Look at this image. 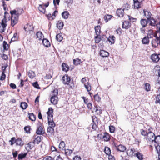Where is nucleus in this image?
Wrapping results in <instances>:
<instances>
[{
  "label": "nucleus",
  "instance_id": "nucleus-32",
  "mask_svg": "<svg viewBox=\"0 0 160 160\" xmlns=\"http://www.w3.org/2000/svg\"><path fill=\"white\" fill-rule=\"evenodd\" d=\"M134 3V8L137 9H138L141 7L142 3L135 1V0H133Z\"/></svg>",
  "mask_w": 160,
  "mask_h": 160
},
{
  "label": "nucleus",
  "instance_id": "nucleus-46",
  "mask_svg": "<svg viewBox=\"0 0 160 160\" xmlns=\"http://www.w3.org/2000/svg\"><path fill=\"white\" fill-rule=\"evenodd\" d=\"M99 36L96 35L94 36L95 42L96 43H98L101 41V37H99Z\"/></svg>",
  "mask_w": 160,
  "mask_h": 160
},
{
  "label": "nucleus",
  "instance_id": "nucleus-3",
  "mask_svg": "<svg viewBox=\"0 0 160 160\" xmlns=\"http://www.w3.org/2000/svg\"><path fill=\"white\" fill-rule=\"evenodd\" d=\"M148 20L149 25L154 27L156 26L158 33H160V19L158 18L155 20L153 18H152Z\"/></svg>",
  "mask_w": 160,
  "mask_h": 160
},
{
  "label": "nucleus",
  "instance_id": "nucleus-60",
  "mask_svg": "<svg viewBox=\"0 0 160 160\" xmlns=\"http://www.w3.org/2000/svg\"><path fill=\"white\" fill-rule=\"evenodd\" d=\"M109 130L111 133H113L115 130V127L112 125H110L109 126Z\"/></svg>",
  "mask_w": 160,
  "mask_h": 160
},
{
  "label": "nucleus",
  "instance_id": "nucleus-7",
  "mask_svg": "<svg viewBox=\"0 0 160 160\" xmlns=\"http://www.w3.org/2000/svg\"><path fill=\"white\" fill-rule=\"evenodd\" d=\"M151 58L153 62L156 63L160 60V54H153L151 56Z\"/></svg>",
  "mask_w": 160,
  "mask_h": 160
},
{
  "label": "nucleus",
  "instance_id": "nucleus-56",
  "mask_svg": "<svg viewBox=\"0 0 160 160\" xmlns=\"http://www.w3.org/2000/svg\"><path fill=\"white\" fill-rule=\"evenodd\" d=\"M80 60L78 58H77L76 59H74L73 60L74 64L76 65L80 64Z\"/></svg>",
  "mask_w": 160,
  "mask_h": 160
},
{
  "label": "nucleus",
  "instance_id": "nucleus-14",
  "mask_svg": "<svg viewBox=\"0 0 160 160\" xmlns=\"http://www.w3.org/2000/svg\"><path fill=\"white\" fill-rule=\"evenodd\" d=\"M64 25L63 22L62 20H59L57 22L56 24L57 27L59 30L62 29Z\"/></svg>",
  "mask_w": 160,
  "mask_h": 160
},
{
  "label": "nucleus",
  "instance_id": "nucleus-15",
  "mask_svg": "<svg viewBox=\"0 0 160 160\" xmlns=\"http://www.w3.org/2000/svg\"><path fill=\"white\" fill-rule=\"evenodd\" d=\"M124 10L122 8H120L117 11V15L119 17H122L124 15Z\"/></svg>",
  "mask_w": 160,
  "mask_h": 160
},
{
  "label": "nucleus",
  "instance_id": "nucleus-30",
  "mask_svg": "<svg viewBox=\"0 0 160 160\" xmlns=\"http://www.w3.org/2000/svg\"><path fill=\"white\" fill-rule=\"evenodd\" d=\"M16 143L17 145H19L20 146H22L24 144L22 140L21 139L19 138L16 139Z\"/></svg>",
  "mask_w": 160,
  "mask_h": 160
},
{
  "label": "nucleus",
  "instance_id": "nucleus-53",
  "mask_svg": "<svg viewBox=\"0 0 160 160\" xmlns=\"http://www.w3.org/2000/svg\"><path fill=\"white\" fill-rule=\"evenodd\" d=\"M145 90L147 91H149L150 90L151 87L150 84L147 83L145 84Z\"/></svg>",
  "mask_w": 160,
  "mask_h": 160
},
{
  "label": "nucleus",
  "instance_id": "nucleus-28",
  "mask_svg": "<svg viewBox=\"0 0 160 160\" xmlns=\"http://www.w3.org/2000/svg\"><path fill=\"white\" fill-rule=\"evenodd\" d=\"M144 15L146 17L148 20L152 18L151 17L152 14L150 12L148 11H144Z\"/></svg>",
  "mask_w": 160,
  "mask_h": 160
},
{
  "label": "nucleus",
  "instance_id": "nucleus-49",
  "mask_svg": "<svg viewBox=\"0 0 160 160\" xmlns=\"http://www.w3.org/2000/svg\"><path fill=\"white\" fill-rule=\"evenodd\" d=\"M65 144L64 142L62 141L59 145V148L60 149L63 150L65 147Z\"/></svg>",
  "mask_w": 160,
  "mask_h": 160
},
{
  "label": "nucleus",
  "instance_id": "nucleus-12",
  "mask_svg": "<svg viewBox=\"0 0 160 160\" xmlns=\"http://www.w3.org/2000/svg\"><path fill=\"white\" fill-rule=\"evenodd\" d=\"M135 152V149L133 148H131L127 151V153L128 156L132 157L134 155L135 156L136 153Z\"/></svg>",
  "mask_w": 160,
  "mask_h": 160
},
{
  "label": "nucleus",
  "instance_id": "nucleus-29",
  "mask_svg": "<svg viewBox=\"0 0 160 160\" xmlns=\"http://www.w3.org/2000/svg\"><path fill=\"white\" fill-rule=\"evenodd\" d=\"M96 35H100L101 33V27L100 26H97L94 28Z\"/></svg>",
  "mask_w": 160,
  "mask_h": 160
},
{
  "label": "nucleus",
  "instance_id": "nucleus-36",
  "mask_svg": "<svg viewBox=\"0 0 160 160\" xmlns=\"http://www.w3.org/2000/svg\"><path fill=\"white\" fill-rule=\"evenodd\" d=\"M140 132L142 135L144 136H147L148 134V130H146L143 129H141Z\"/></svg>",
  "mask_w": 160,
  "mask_h": 160
},
{
  "label": "nucleus",
  "instance_id": "nucleus-50",
  "mask_svg": "<svg viewBox=\"0 0 160 160\" xmlns=\"http://www.w3.org/2000/svg\"><path fill=\"white\" fill-rule=\"evenodd\" d=\"M56 16L52 15L51 14H48L47 15V18L50 20H52L55 18Z\"/></svg>",
  "mask_w": 160,
  "mask_h": 160
},
{
  "label": "nucleus",
  "instance_id": "nucleus-25",
  "mask_svg": "<svg viewBox=\"0 0 160 160\" xmlns=\"http://www.w3.org/2000/svg\"><path fill=\"white\" fill-rule=\"evenodd\" d=\"M43 128L41 126H39L37 127L36 133L38 134H42L44 133V132H43Z\"/></svg>",
  "mask_w": 160,
  "mask_h": 160
},
{
  "label": "nucleus",
  "instance_id": "nucleus-57",
  "mask_svg": "<svg viewBox=\"0 0 160 160\" xmlns=\"http://www.w3.org/2000/svg\"><path fill=\"white\" fill-rule=\"evenodd\" d=\"M94 99L95 101L98 102L100 101L101 100V98L99 97L98 94H96L94 96Z\"/></svg>",
  "mask_w": 160,
  "mask_h": 160
},
{
  "label": "nucleus",
  "instance_id": "nucleus-23",
  "mask_svg": "<svg viewBox=\"0 0 160 160\" xmlns=\"http://www.w3.org/2000/svg\"><path fill=\"white\" fill-rule=\"evenodd\" d=\"M54 127H49L47 129V132L48 135H53L54 133V130L53 128Z\"/></svg>",
  "mask_w": 160,
  "mask_h": 160
},
{
  "label": "nucleus",
  "instance_id": "nucleus-47",
  "mask_svg": "<svg viewBox=\"0 0 160 160\" xmlns=\"http://www.w3.org/2000/svg\"><path fill=\"white\" fill-rule=\"evenodd\" d=\"M41 137L40 136H37L33 142L34 143L38 144L41 141Z\"/></svg>",
  "mask_w": 160,
  "mask_h": 160
},
{
  "label": "nucleus",
  "instance_id": "nucleus-37",
  "mask_svg": "<svg viewBox=\"0 0 160 160\" xmlns=\"http://www.w3.org/2000/svg\"><path fill=\"white\" fill-rule=\"evenodd\" d=\"M112 16L111 15L107 14L104 17V19L106 22L110 20L112 18Z\"/></svg>",
  "mask_w": 160,
  "mask_h": 160
},
{
  "label": "nucleus",
  "instance_id": "nucleus-63",
  "mask_svg": "<svg viewBox=\"0 0 160 160\" xmlns=\"http://www.w3.org/2000/svg\"><path fill=\"white\" fill-rule=\"evenodd\" d=\"M15 10L17 12H18V13L20 15H21L22 13L23 12V11L22 9L19 8H17Z\"/></svg>",
  "mask_w": 160,
  "mask_h": 160
},
{
  "label": "nucleus",
  "instance_id": "nucleus-52",
  "mask_svg": "<svg viewBox=\"0 0 160 160\" xmlns=\"http://www.w3.org/2000/svg\"><path fill=\"white\" fill-rule=\"evenodd\" d=\"M155 148L158 154V159L160 160V145H158L155 146Z\"/></svg>",
  "mask_w": 160,
  "mask_h": 160
},
{
  "label": "nucleus",
  "instance_id": "nucleus-10",
  "mask_svg": "<svg viewBox=\"0 0 160 160\" xmlns=\"http://www.w3.org/2000/svg\"><path fill=\"white\" fill-rule=\"evenodd\" d=\"M34 146V142H31L28 144L25 145V147L26 149L28 151H30Z\"/></svg>",
  "mask_w": 160,
  "mask_h": 160
},
{
  "label": "nucleus",
  "instance_id": "nucleus-9",
  "mask_svg": "<svg viewBox=\"0 0 160 160\" xmlns=\"http://www.w3.org/2000/svg\"><path fill=\"white\" fill-rule=\"evenodd\" d=\"M157 33H154L153 30H149L148 31V33L147 35V37L149 38H152L153 37H156L157 36V34H158L160 36V33H158L157 30L156 31Z\"/></svg>",
  "mask_w": 160,
  "mask_h": 160
},
{
  "label": "nucleus",
  "instance_id": "nucleus-62",
  "mask_svg": "<svg viewBox=\"0 0 160 160\" xmlns=\"http://www.w3.org/2000/svg\"><path fill=\"white\" fill-rule=\"evenodd\" d=\"M101 40L103 42L108 41V38L105 35H102L101 37Z\"/></svg>",
  "mask_w": 160,
  "mask_h": 160
},
{
  "label": "nucleus",
  "instance_id": "nucleus-44",
  "mask_svg": "<svg viewBox=\"0 0 160 160\" xmlns=\"http://www.w3.org/2000/svg\"><path fill=\"white\" fill-rule=\"evenodd\" d=\"M104 152L105 153L108 155H110L111 153V150L110 148L108 147H106L104 149Z\"/></svg>",
  "mask_w": 160,
  "mask_h": 160
},
{
  "label": "nucleus",
  "instance_id": "nucleus-26",
  "mask_svg": "<svg viewBox=\"0 0 160 160\" xmlns=\"http://www.w3.org/2000/svg\"><path fill=\"white\" fill-rule=\"evenodd\" d=\"M142 42L144 44H148L149 43V38L147 36H145L142 39Z\"/></svg>",
  "mask_w": 160,
  "mask_h": 160
},
{
  "label": "nucleus",
  "instance_id": "nucleus-55",
  "mask_svg": "<svg viewBox=\"0 0 160 160\" xmlns=\"http://www.w3.org/2000/svg\"><path fill=\"white\" fill-rule=\"evenodd\" d=\"M115 37L114 36L109 37L108 38V41L112 43H114V39Z\"/></svg>",
  "mask_w": 160,
  "mask_h": 160
},
{
  "label": "nucleus",
  "instance_id": "nucleus-59",
  "mask_svg": "<svg viewBox=\"0 0 160 160\" xmlns=\"http://www.w3.org/2000/svg\"><path fill=\"white\" fill-rule=\"evenodd\" d=\"M5 69H6V68L5 67L4 68V69H3V71L2 72V75L0 77V80H4V79L5 78L6 75L4 73V71L5 70Z\"/></svg>",
  "mask_w": 160,
  "mask_h": 160
},
{
  "label": "nucleus",
  "instance_id": "nucleus-48",
  "mask_svg": "<svg viewBox=\"0 0 160 160\" xmlns=\"http://www.w3.org/2000/svg\"><path fill=\"white\" fill-rule=\"evenodd\" d=\"M18 35L17 33H15L13 36V37L11 39V41L14 42L18 40Z\"/></svg>",
  "mask_w": 160,
  "mask_h": 160
},
{
  "label": "nucleus",
  "instance_id": "nucleus-31",
  "mask_svg": "<svg viewBox=\"0 0 160 160\" xmlns=\"http://www.w3.org/2000/svg\"><path fill=\"white\" fill-rule=\"evenodd\" d=\"M135 156L140 160L143 159V154L139 152H137Z\"/></svg>",
  "mask_w": 160,
  "mask_h": 160
},
{
  "label": "nucleus",
  "instance_id": "nucleus-61",
  "mask_svg": "<svg viewBox=\"0 0 160 160\" xmlns=\"http://www.w3.org/2000/svg\"><path fill=\"white\" fill-rule=\"evenodd\" d=\"M95 112L98 114H100L102 113V111L101 109H98L97 107H95Z\"/></svg>",
  "mask_w": 160,
  "mask_h": 160
},
{
  "label": "nucleus",
  "instance_id": "nucleus-22",
  "mask_svg": "<svg viewBox=\"0 0 160 160\" xmlns=\"http://www.w3.org/2000/svg\"><path fill=\"white\" fill-rule=\"evenodd\" d=\"M18 19V18H17L15 17L13 18L12 17L11 25L12 27H14V26L17 23Z\"/></svg>",
  "mask_w": 160,
  "mask_h": 160
},
{
  "label": "nucleus",
  "instance_id": "nucleus-1",
  "mask_svg": "<svg viewBox=\"0 0 160 160\" xmlns=\"http://www.w3.org/2000/svg\"><path fill=\"white\" fill-rule=\"evenodd\" d=\"M53 109L52 108H49L48 109V111L47 112L48 115V122L49 127H54L56 124L53 121Z\"/></svg>",
  "mask_w": 160,
  "mask_h": 160
},
{
  "label": "nucleus",
  "instance_id": "nucleus-18",
  "mask_svg": "<svg viewBox=\"0 0 160 160\" xmlns=\"http://www.w3.org/2000/svg\"><path fill=\"white\" fill-rule=\"evenodd\" d=\"M102 138L105 141L108 142L110 139V135L107 132H105L104 134L102 136Z\"/></svg>",
  "mask_w": 160,
  "mask_h": 160
},
{
  "label": "nucleus",
  "instance_id": "nucleus-21",
  "mask_svg": "<svg viewBox=\"0 0 160 160\" xmlns=\"http://www.w3.org/2000/svg\"><path fill=\"white\" fill-rule=\"evenodd\" d=\"M62 70L63 71L67 72L69 69L68 65L64 63H63L62 65Z\"/></svg>",
  "mask_w": 160,
  "mask_h": 160
},
{
  "label": "nucleus",
  "instance_id": "nucleus-42",
  "mask_svg": "<svg viewBox=\"0 0 160 160\" xmlns=\"http://www.w3.org/2000/svg\"><path fill=\"white\" fill-rule=\"evenodd\" d=\"M154 142L157 144H160V136L158 135L155 136V138L154 139Z\"/></svg>",
  "mask_w": 160,
  "mask_h": 160
},
{
  "label": "nucleus",
  "instance_id": "nucleus-16",
  "mask_svg": "<svg viewBox=\"0 0 160 160\" xmlns=\"http://www.w3.org/2000/svg\"><path fill=\"white\" fill-rule=\"evenodd\" d=\"M148 20L144 19H142L140 21V23L142 27H146L148 23Z\"/></svg>",
  "mask_w": 160,
  "mask_h": 160
},
{
  "label": "nucleus",
  "instance_id": "nucleus-20",
  "mask_svg": "<svg viewBox=\"0 0 160 160\" xmlns=\"http://www.w3.org/2000/svg\"><path fill=\"white\" fill-rule=\"evenodd\" d=\"M10 13L12 15V17L13 18L15 17L18 18L19 16H20L15 10L11 11Z\"/></svg>",
  "mask_w": 160,
  "mask_h": 160
},
{
  "label": "nucleus",
  "instance_id": "nucleus-17",
  "mask_svg": "<svg viewBox=\"0 0 160 160\" xmlns=\"http://www.w3.org/2000/svg\"><path fill=\"white\" fill-rule=\"evenodd\" d=\"M100 55L103 57H106L109 55V53L105 50H101L100 52Z\"/></svg>",
  "mask_w": 160,
  "mask_h": 160
},
{
  "label": "nucleus",
  "instance_id": "nucleus-13",
  "mask_svg": "<svg viewBox=\"0 0 160 160\" xmlns=\"http://www.w3.org/2000/svg\"><path fill=\"white\" fill-rule=\"evenodd\" d=\"M131 26V24L128 21H125L122 24V28L126 29H128Z\"/></svg>",
  "mask_w": 160,
  "mask_h": 160
},
{
  "label": "nucleus",
  "instance_id": "nucleus-5",
  "mask_svg": "<svg viewBox=\"0 0 160 160\" xmlns=\"http://www.w3.org/2000/svg\"><path fill=\"white\" fill-rule=\"evenodd\" d=\"M155 135L154 133L152 132L150 129H148V134L147 135V140L148 142H153L154 139L155 138Z\"/></svg>",
  "mask_w": 160,
  "mask_h": 160
},
{
  "label": "nucleus",
  "instance_id": "nucleus-8",
  "mask_svg": "<svg viewBox=\"0 0 160 160\" xmlns=\"http://www.w3.org/2000/svg\"><path fill=\"white\" fill-rule=\"evenodd\" d=\"M63 83L64 84H68L71 81L70 77L67 74H65L62 78Z\"/></svg>",
  "mask_w": 160,
  "mask_h": 160
},
{
  "label": "nucleus",
  "instance_id": "nucleus-4",
  "mask_svg": "<svg viewBox=\"0 0 160 160\" xmlns=\"http://www.w3.org/2000/svg\"><path fill=\"white\" fill-rule=\"evenodd\" d=\"M112 142L113 146L118 151L123 152L126 150V148L125 146L122 144L118 145L114 141L112 140Z\"/></svg>",
  "mask_w": 160,
  "mask_h": 160
},
{
  "label": "nucleus",
  "instance_id": "nucleus-35",
  "mask_svg": "<svg viewBox=\"0 0 160 160\" xmlns=\"http://www.w3.org/2000/svg\"><path fill=\"white\" fill-rule=\"evenodd\" d=\"M37 38H38L39 40H41L43 39L44 36L42 33L40 32H38L36 34Z\"/></svg>",
  "mask_w": 160,
  "mask_h": 160
},
{
  "label": "nucleus",
  "instance_id": "nucleus-40",
  "mask_svg": "<svg viewBox=\"0 0 160 160\" xmlns=\"http://www.w3.org/2000/svg\"><path fill=\"white\" fill-rule=\"evenodd\" d=\"M29 119L32 121H35L36 120V116L32 113L28 114Z\"/></svg>",
  "mask_w": 160,
  "mask_h": 160
},
{
  "label": "nucleus",
  "instance_id": "nucleus-38",
  "mask_svg": "<svg viewBox=\"0 0 160 160\" xmlns=\"http://www.w3.org/2000/svg\"><path fill=\"white\" fill-rule=\"evenodd\" d=\"M58 93V89H54L51 94V96L57 97V96Z\"/></svg>",
  "mask_w": 160,
  "mask_h": 160
},
{
  "label": "nucleus",
  "instance_id": "nucleus-54",
  "mask_svg": "<svg viewBox=\"0 0 160 160\" xmlns=\"http://www.w3.org/2000/svg\"><path fill=\"white\" fill-rule=\"evenodd\" d=\"M3 45L4 49L7 50L8 48V46L7 42L6 41H4L3 42Z\"/></svg>",
  "mask_w": 160,
  "mask_h": 160
},
{
  "label": "nucleus",
  "instance_id": "nucleus-51",
  "mask_svg": "<svg viewBox=\"0 0 160 160\" xmlns=\"http://www.w3.org/2000/svg\"><path fill=\"white\" fill-rule=\"evenodd\" d=\"M93 123L98 124V118L95 116H92V117Z\"/></svg>",
  "mask_w": 160,
  "mask_h": 160
},
{
  "label": "nucleus",
  "instance_id": "nucleus-58",
  "mask_svg": "<svg viewBox=\"0 0 160 160\" xmlns=\"http://www.w3.org/2000/svg\"><path fill=\"white\" fill-rule=\"evenodd\" d=\"M24 130L25 131V132L28 133H30V131L31 130V128H30V127L29 126H25L24 128Z\"/></svg>",
  "mask_w": 160,
  "mask_h": 160
},
{
  "label": "nucleus",
  "instance_id": "nucleus-64",
  "mask_svg": "<svg viewBox=\"0 0 160 160\" xmlns=\"http://www.w3.org/2000/svg\"><path fill=\"white\" fill-rule=\"evenodd\" d=\"M43 160H53V158L51 156H46L43 158Z\"/></svg>",
  "mask_w": 160,
  "mask_h": 160
},
{
  "label": "nucleus",
  "instance_id": "nucleus-11",
  "mask_svg": "<svg viewBox=\"0 0 160 160\" xmlns=\"http://www.w3.org/2000/svg\"><path fill=\"white\" fill-rule=\"evenodd\" d=\"M24 29L26 31L28 32L32 31L34 29L33 26L32 25L27 24L24 27Z\"/></svg>",
  "mask_w": 160,
  "mask_h": 160
},
{
  "label": "nucleus",
  "instance_id": "nucleus-24",
  "mask_svg": "<svg viewBox=\"0 0 160 160\" xmlns=\"http://www.w3.org/2000/svg\"><path fill=\"white\" fill-rule=\"evenodd\" d=\"M50 101L52 104H56L58 103V97L51 96Z\"/></svg>",
  "mask_w": 160,
  "mask_h": 160
},
{
  "label": "nucleus",
  "instance_id": "nucleus-45",
  "mask_svg": "<svg viewBox=\"0 0 160 160\" xmlns=\"http://www.w3.org/2000/svg\"><path fill=\"white\" fill-rule=\"evenodd\" d=\"M28 106L27 103L25 102H22L21 103L20 107L23 109H26Z\"/></svg>",
  "mask_w": 160,
  "mask_h": 160
},
{
  "label": "nucleus",
  "instance_id": "nucleus-33",
  "mask_svg": "<svg viewBox=\"0 0 160 160\" xmlns=\"http://www.w3.org/2000/svg\"><path fill=\"white\" fill-rule=\"evenodd\" d=\"M84 86L88 92H89L91 91V87L88 82L86 83H84Z\"/></svg>",
  "mask_w": 160,
  "mask_h": 160
},
{
  "label": "nucleus",
  "instance_id": "nucleus-27",
  "mask_svg": "<svg viewBox=\"0 0 160 160\" xmlns=\"http://www.w3.org/2000/svg\"><path fill=\"white\" fill-rule=\"evenodd\" d=\"M70 14L68 11L63 12L62 13V17L64 19H66L68 18Z\"/></svg>",
  "mask_w": 160,
  "mask_h": 160
},
{
  "label": "nucleus",
  "instance_id": "nucleus-41",
  "mask_svg": "<svg viewBox=\"0 0 160 160\" xmlns=\"http://www.w3.org/2000/svg\"><path fill=\"white\" fill-rule=\"evenodd\" d=\"M27 154L26 153L19 154L18 155V159L19 160H22L26 157Z\"/></svg>",
  "mask_w": 160,
  "mask_h": 160
},
{
  "label": "nucleus",
  "instance_id": "nucleus-39",
  "mask_svg": "<svg viewBox=\"0 0 160 160\" xmlns=\"http://www.w3.org/2000/svg\"><path fill=\"white\" fill-rule=\"evenodd\" d=\"M39 11L42 13H44L45 12V8L42 5H39L38 8Z\"/></svg>",
  "mask_w": 160,
  "mask_h": 160
},
{
  "label": "nucleus",
  "instance_id": "nucleus-34",
  "mask_svg": "<svg viewBox=\"0 0 160 160\" xmlns=\"http://www.w3.org/2000/svg\"><path fill=\"white\" fill-rule=\"evenodd\" d=\"M56 38L58 42H61L62 41L63 39L62 34L61 33H60L58 34L56 36Z\"/></svg>",
  "mask_w": 160,
  "mask_h": 160
},
{
  "label": "nucleus",
  "instance_id": "nucleus-6",
  "mask_svg": "<svg viewBox=\"0 0 160 160\" xmlns=\"http://www.w3.org/2000/svg\"><path fill=\"white\" fill-rule=\"evenodd\" d=\"M155 38L152 39L151 41L152 46L154 48H156L159 45L160 41V37L157 36Z\"/></svg>",
  "mask_w": 160,
  "mask_h": 160
},
{
  "label": "nucleus",
  "instance_id": "nucleus-43",
  "mask_svg": "<svg viewBox=\"0 0 160 160\" xmlns=\"http://www.w3.org/2000/svg\"><path fill=\"white\" fill-rule=\"evenodd\" d=\"M28 77L31 78H33L35 77V74L34 72L32 71H30L28 72Z\"/></svg>",
  "mask_w": 160,
  "mask_h": 160
},
{
  "label": "nucleus",
  "instance_id": "nucleus-2",
  "mask_svg": "<svg viewBox=\"0 0 160 160\" xmlns=\"http://www.w3.org/2000/svg\"><path fill=\"white\" fill-rule=\"evenodd\" d=\"M8 18L9 20L10 19V17L9 13L6 11L4 12V18L2 19L1 23V26H0V32H3L5 30V28L7 24H6L7 21L6 18Z\"/></svg>",
  "mask_w": 160,
  "mask_h": 160
},
{
  "label": "nucleus",
  "instance_id": "nucleus-19",
  "mask_svg": "<svg viewBox=\"0 0 160 160\" xmlns=\"http://www.w3.org/2000/svg\"><path fill=\"white\" fill-rule=\"evenodd\" d=\"M42 44L47 48H48L50 46V44L49 41L46 39H43Z\"/></svg>",
  "mask_w": 160,
  "mask_h": 160
}]
</instances>
